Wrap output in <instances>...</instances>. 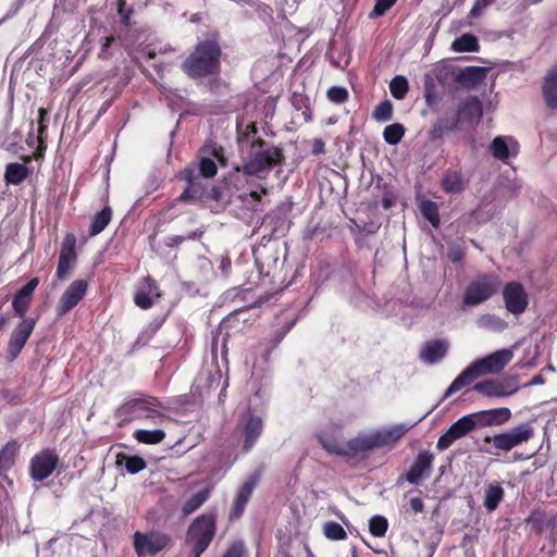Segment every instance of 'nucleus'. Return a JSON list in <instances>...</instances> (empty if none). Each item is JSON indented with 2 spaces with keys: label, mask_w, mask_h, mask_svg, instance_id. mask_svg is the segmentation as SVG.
I'll list each match as a JSON object with an SVG mask.
<instances>
[{
  "label": "nucleus",
  "mask_w": 557,
  "mask_h": 557,
  "mask_svg": "<svg viewBox=\"0 0 557 557\" xmlns=\"http://www.w3.org/2000/svg\"><path fill=\"white\" fill-rule=\"evenodd\" d=\"M222 48L218 34L200 40L182 62V71L193 79L218 74L221 69Z\"/></svg>",
  "instance_id": "f257e3e1"
},
{
  "label": "nucleus",
  "mask_w": 557,
  "mask_h": 557,
  "mask_svg": "<svg viewBox=\"0 0 557 557\" xmlns=\"http://www.w3.org/2000/svg\"><path fill=\"white\" fill-rule=\"evenodd\" d=\"M512 357L513 354L510 349H500L475 360L451 382L445 392V397H449L462 387L470 385L482 375L499 373L511 361Z\"/></svg>",
  "instance_id": "f03ea898"
},
{
  "label": "nucleus",
  "mask_w": 557,
  "mask_h": 557,
  "mask_svg": "<svg viewBox=\"0 0 557 557\" xmlns=\"http://www.w3.org/2000/svg\"><path fill=\"white\" fill-rule=\"evenodd\" d=\"M162 403L154 396L144 395L125 400L117 409L119 425L124 426L134 420H149L162 423L166 416L161 411Z\"/></svg>",
  "instance_id": "7ed1b4c3"
},
{
  "label": "nucleus",
  "mask_w": 557,
  "mask_h": 557,
  "mask_svg": "<svg viewBox=\"0 0 557 557\" xmlns=\"http://www.w3.org/2000/svg\"><path fill=\"white\" fill-rule=\"evenodd\" d=\"M264 139L255 138L250 145V152L242 166H236V171H242L246 175L260 176L263 172H269L284 161L283 149L280 147L265 148Z\"/></svg>",
  "instance_id": "20e7f679"
},
{
  "label": "nucleus",
  "mask_w": 557,
  "mask_h": 557,
  "mask_svg": "<svg viewBox=\"0 0 557 557\" xmlns=\"http://www.w3.org/2000/svg\"><path fill=\"white\" fill-rule=\"evenodd\" d=\"M406 433L401 425L377 430L370 434H360L346 443L347 457L367 453L375 448L395 445Z\"/></svg>",
  "instance_id": "39448f33"
},
{
  "label": "nucleus",
  "mask_w": 557,
  "mask_h": 557,
  "mask_svg": "<svg viewBox=\"0 0 557 557\" xmlns=\"http://www.w3.org/2000/svg\"><path fill=\"white\" fill-rule=\"evenodd\" d=\"M216 533L215 513H203L189 524L185 542L191 546L193 557H200L209 547Z\"/></svg>",
  "instance_id": "423d86ee"
},
{
  "label": "nucleus",
  "mask_w": 557,
  "mask_h": 557,
  "mask_svg": "<svg viewBox=\"0 0 557 557\" xmlns=\"http://www.w3.org/2000/svg\"><path fill=\"white\" fill-rule=\"evenodd\" d=\"M502 282L495 274H482L469 283L467 286L462 301L466 306L480 305L493 296L500 289Z\"/></svg>",
  "instance_id": "0eeeda50"
},
{
  "label": "nucleus",
  "mask_w": 557,
  "mask_h": 557,
  "mask_svg": "<svg viewBox=\"0 0 557 557\" xmlns=\"http://www.w3.org/2000/svg\"><path fill=\"white\" fill-rule=\"evenodd\" d=\"M533 435V428L528 423H523L507 432L493 436L486 435L483 441L485 443H492L493 446L499 450L509 451L520 444L528 442Z\"/></svg>",
  "instance_id": "6e6552de"
},
{
  "label": "nucleus",
  "mask_w": 557,
  "mask_h": 557,
  "mask_svg": "<svg viewBox=\"0 0 557 557\" xmlns=\"http://www.w3.org/2000/svg\"><path fill=\"white\" fill-rule=\"evenodd\" d=\"M196 165L188 164L180 171L177 177L186 183L182 194L177 197L181 202H195L206 197L207 189L196 173Z\"/></svg>",
  "instance_id": "1a4fd4ad"
},
{
  "label": "nucleus",
  "mask_w": 557,
  "mask_h": 557,
  "mask_svg": "<svg viewBox=\"0 0 557 557\" xmlns=\"http://www.w3.org/2000/svg\"><path fill=\"white\" fill-rule=\"evenodd\" d=\"M76 243L77 239L73 233L65 234L61 244L59 261L55 271V276L60 281L66 280L76 265Z\"/></svg>",
  "instance_id": "9d476101"
},
{
  "label": "nucleus",
  "mask_w": 557,
  "mask_h": 557,
  "mask_svg": "<svg viewBox=\"0 0 557 557\" xmlns=\"http://www.w3.org/2000/svg\"><path fill=\"white\" fill-rule=\"evenodd\" d=\"M503 299L506 310L513 314H522L529 305V296L523 285L518 281H511L505 284L503 288Z\"/></svg>",
  "instance_id": "9b49d317"
},
{
  "label": "nucleus",
  "mask_w": 557,
  "mask_h": 557,
  "mask_svg": "<svg viewBox=\"0 0 557 557\" xmlns=\"http://www.w3.org/2000/svg\"><path fill=\"white\" fill-rule=\"evenodd\" d=\"M59 457L53 449L45 448L36 454L29 465V474L35 481H44L57 469Z\"/></svg>",
  "instance_id": "f8f14e48"
},
{
  "label": "nucleus",
  "mask_w": 557,
  "mask_h": 557,
  "mask_svg": "<svg viewBox=\"0 0 557 557\" xmlns=\"http://www.w3.org/2000/svg\"><path fill=\"white\" fill-rule=\"evenodd\" d=\"M36 322L34 318H24L22 322L14 327L7 347V358L9 361L15 360L21 354L35 329Z\"/></svg>",
  "instance_id": "ddd939ff"
},
{
  "label": "nucleus",
  "mask_w": 557,
  "mask_h": 557,
  "mask_svg": "<svg viewBox=\"0 0 557 557\" xmlns=\"http://www.w3.org/2000/svg\"><path fill=\"white\" fill-rule=\"evenodd\" d=\"M170 542V537L163 533H143L135 532L134 548L138 557L154 555L164 549Z\"/></svg>",
  "instance_id": "4468645a"
},
{
  "label": "nucleus",
  "mask_w": 557,
  "mask_h": 557,
  "mask_svg": "<svg viewBox=\"0 0 557 557\" xmlns=\"http://www.w3.org/2000/svg\"><path fill=\"white\" fill-rule=\"evenodd\" d=\"M88 282L79 278L73 281L59 299L55 311L59 317L66 314L75 308L86 295Z\"/></svg>",
  "instance_id": "2eb2a0df"
},
{
  "label": "nucleus",
  "mask_w": 557,
  "mask_h": 557,
  "mask_svg": "<svg viewBox=\"0 0 557 557\" xmlns=\"http://www.w3.org/2000/svg\"><path fill=\"white\" fill-rule=\"evenodd\" d=\"M474 429L475 422L473 416L466 414L461 417L454 422L443 435L440 436L436 448L441 451L447 449L456 440L463 437Z\"/></svg>",
  "instance_id": "dca6fc26"
},
{
  "label": "nucleus",
  "mask_w": 557,
  "mask_h": 557,
  "mask_svg": "<svg viewBox=\"0 0 557 557\" xmlns=\"http://www.w3.org/2000/svg\"><path fill=\"white\" fill-rule=\"evenodd\" d=\"M483 115L482 102L476 96H470L458 106L454 116L459 127L476 125Z\"/></svg>",
  "instance_id": "f3484780"
},
{
  "label": "nucleus",
  "mask_w": 557,
  "mask_h": 557,
  "mask_svg": "<svg viewBox=\"0 0 557 557\" xmlns=\"http://www.w3.org/2000/svg\"><path fill=\"white\" fill-rule=\"evenodd\" d=\"M260 473L255 472L251 475H249L245 482L239 487L236 497L233 500L231 510H230V519L236 520L239 519L245 508L252 495L253 490L257 487L259 481H260Z\"/></svg>",
  "instance_id": "a211bd4d"
},
{
  "label": "nucleus",
  "mask_w": 557,
  "mask_h": 557,
  "mask_svg": "<svg viewBox=\"0 0 557 557\" xmlns=\"http://www.w3.org/2000/svg\"><path fill=\"white\" fill-rule=\"evenodd\" d=\"M161 297L160 288L151 276L144 277L134 295V302L140 309L147 310L153 306L154 300Z\"/></svg>",
  "instance_id": "6ab92c4d"
},
{
  "label": "nucleus",
  "mask_w": 557,
  "mask_h": 557,
  "mask_svg": "<svg viewBox=\"0 0 557 557\" xmlns=\"http://www.w3.org/2000/svg\"><path fill=\"white\" fill-rule=\"evenodd\" d=\"M467 184L468 181L458 165L446 169L441 178V188L450 195L461 194L466 189Z\"/></svg>",
  "instance_id": "aec40b11"
},
{
  "label": "nucleus",
  "mask_w": 557,
  "mask_h": 557,
  "mask_svg": "<svg viewBox=\"0 0 557 557\" xmlns=\"http://www.w3.org/2000/svg\"><path fill=\"white\" fill-rule=\"evenodd\" d=\"M434 456L429 450H423L418 454L410 469L406 473V480L410 484H418L422 478L430 474Z\"/></svg>",
  "instance_id": "412c9836"
},
{
  "label": "nucleus",
  "mask_w": 557,
  "mask_h": 557,
  "mask_svg": "<svg viewBox=\"0 0 557 557\" xmlns=\"http://www.w3.org/2000/svg\"><path fill=\"white\" fill-rule=\"evenodd\" d=\"M470 416L474 418L475 428H482L507 422L511 417V412L508 408H495L470 413Z\"/></svg>",
  "instance_id": "4be33fe9"
},
{
  "label": "nucleus",
  "mask_w": 557,
  "mask_h": 557,
  "mask_svg": "<svg viewBox=\"0 0 557 557\" xmlns=\"http://www.w3.org/2000/svg\"><path fill=\"white\" fill-rule=\"evenodd\" d=\"M473 389L485 397H505L517 391L516 387H510L509 383L494 379L476 383Z\"/></svg>",
  "instance_id": "5701e85b"
},
{
  "label": "nucleus",
  "mask_w": 557,
  "mask_h": 557,
  "mask_svg": "<svg viewBox=\"0 0 557 557\" xmlns=\"http://www.w3.org/2000/svg\"><path fill=\"white\" fill-rule=\"evenodd\" d=\"M263 431V421L258 416H249L243 428L244 442L242 453H249Z\"/></svg>",
  "instance_id": "b1692460"
},
{
  "label": "nucleus",
  "mask_w": 557,
  "mask_h": 557,
  "mask_svg": "<svg viewBox=\"0 0 557 557\" xmlns=\"http://www.w3.org/2000/svg\"><path fill=\"white\" fill-rule=\"evenodd\" d=\"M255 262L261 274L267 276L274 275L278 265L276 251L270 247L263 246L253 250Z\"/></svg>",
  "instance_id": "393cba45"
},
{
  "label": "nucleus",
  "mask_w": 557,
  "mask_h": 557,
  "mask_svg": "<svg viewBox=\"0 0 557 557\" xmlns=\"http://www.w3.org/2000/svg\"><path fill=\"white\" fill-rule=\"evenodd\" d=\"M448 350V344L444 339H435L428 342L420 352V358L430 364L438 362L443 359Z\"/></svg>",
  "instance_id": "a878e982"
},
{
  "label": "nucleus",
  "mask_w": 557,
  "mask_h": 557,
  "mask_svg": "<svg viewBox=\"0 0 557 557\" xmlns=\"http://www.w3.org/2000/svg\"><path fill=\"white\" fill-rule=\"evenodd\" d=\"M543 96L547 107L557 108V65L552 67L545 76Z\"/></svg>",
  "instance_id": "bb28decb"
},
{
  "label": "nucleus",
  "mask_w": 557,
  "mask_h": 557,
  "mask_svg": "<svg viewBox=\"0 0 557 557\" xmlns=\"http://www.w3.org/2000/svg\"><path fill=\"white\" fill-rule=\"evenodd\" d=\"M485 77V71L480 66H467L459 71L456 81L466 87H474Z\"/></svg>",
  "instance_id": "cd10ccee"
},
{
  "label": "nucleus",
  "mask_w": 557,
  "mask_h": 557,
  "mask_svg": "<svg viewBox=\"0 0 557 557\" xmlns=\"http://www.w3.org/2000/svg\"><path fill=\"white\" fill-rule=\"evenodd\" d=\"M113 216V210L110 206H104L99 212H97L89 226V235L97 236L109 225Z\"/></svg>",
  "instance_id": "c85d7f7f"
},
{
  "label": "nucleus",
  "mask_w": 557,
  "mask_h": 557,
  "mask_svg": "<svg viewBox=\"0 0 557 557\" xmlns=\"http://www.w3.org/2000/svg\"><path fill=\"white\" fill-rule=\"evenodd\" d=\"M28 175L29 170L25 164L11 162L5 166L4 181L10 185H20Z\"/></svg>",
  "instance_id": "c756f323"
},
{
  "label": "nucleus",
  "mask_w": 557,
  "mask_h": 557,
  "mask_svg": "<svg viewBox=\"0 0 557 557\" xmlns=\"http://www.w3.org/2000/svg\"><path fill=\"white\" fill-rule=\"evenodd\" d=\"M505 496V491L499 483L490 484L484 490V507L488 512L497 509Z\"/></svg>",
  "instance_id": "7c9ffc66"
},
{
  "label": "nucleus",
  "mask_w": 557,
  "mask_h": 557,
  "mask_svg": "<svg viewBox=\"0 0 557 557\" xmlns=\"http://www.w3.org/2000/svg\"><path fill=\"white\" fill-rule=\"evenodd\" d=\"M237 320L236 314H230L226 318H224L216 331V335L213 337L212 341V354H214L218 349V337L219 335H223V343H222V356L224 357L227 354V347L226 342L231 337L230 327L232 324Z\"/></svg>",
  "instance_id": "2f4dec72"
},
{
  "label": "nucleus",
  "mask_w": 557,
  "mask_h": 557,
  "mask_svg": "<svg viewBox=\"0 0 557 557\" xmlns=\"http://www.w3.org/2000/svg\"><path fill=\"white\" fill-rule=\"evenodd\" d=\"M458 128L459 126L454 117L451 120L441 117L437 119L432 125L429 137L432 141L440 140L444 137L445 134L454 132Z\"/></svg>",
  "instance_id": "473e14b6"
},
{
  "label": "nucleus",
  "mask_w": 557,
  "mask_h": 557,
  "mask_svg": "<svg viewBox=\"0 0 557 557\" xmlns=\"http://www.w3.org/2000/svg\"><path fill=\"white\" fill-rule=\"evenodd\" d=\"M17 450L18 444L15 440H10L0 449V474L14 466Z\"/></svg>",
  "instance_id": "72a5a7b5"
},
{
  "label": "nucleus",
  "mask_w": 557,
  "mask_h": 557,
  "mask_svg": "<svg viewBox=\"0 0 557 557\" xmlns=\"http://www.w3.org/2000/svg\"><path fill=\"white\" fill-rule=\"evenodd\" d=\"M122 463H124L126 471L131 474H136L147 468L146 460L137 455L117 454L116 465L121 466Z\"/></svg>",
  "instance_id": "f704fd0d"
},
{
  "label": "nucleus",
  "mask_w": 557,
  "mask_h": 557,
  "mask_svg": "<svg viewBox=\"0 0 557 557\" xmlns=\"http://www.w3.org/2000/svg\"><path fill=\"white\" fill-rule=\"evenodd\" d=\"M296 321L297 320L294 318L290 320H286L282 323L278 322L276 324V329L268 339V350H273L280 345V343L284 339L287 333H289L290 330L295 326Z\"/></svg>",
  "instance_id": "c9c22d12"
},
{
  "label": "nucleus",
  "mask_w": 557,
  "mask_h": 557,
  "mask_svg": "<svg viewBox=\"0 0 557 557\" xmlns=\"http://www.w3.org/2000/svg\"><path fill=\"white\" fill-rule=\"evenodd\" d=\"M451 49L457 52H478L480 50V45L474 35L462 34L453 41Z\"/></svg>",
  "instance_id": "e433bc0d"
},
{
  "label": "nucleus",
  "mask_w": 557,
  "mask_h": 557,
  "mask_svg": "<svg viewBox=\"0 0 557 557\" xmlns=\"http://www.w3.org/2000/svg\"><path fill=\"white\" fill-rule=\"evenodd\" d=\"M133 437L141 444L154 445L161 443L165 438V432L160 429L156 430H136Z\"/></svg>",
  "instance_id": "4c0bfd02"
},
{
  "label": "nucleus",
  "mask_w": 557,
  "mask_h": 557,
  "mask_svg": "<svg viewBox=\"0 0 557 557\" xmlns=\"http://www.w3.org/2000/svg\"><path fill=\"white\" fill-rule=\"evenodd\" d=\"M318 441L329 454L347 457L346 444H342L336 437L322 434L318 436Z\"/></svg>",
  "instance_id": "58836bf2"
},
{
  "label": "nucleus",
  "mask_w": 557,
  "mask_h": 557,
  "mask_svg": "<svg viewBox=\"0 0 557 557\" xmlns=\"http://www.w3.org/2000/svg\"><path fill=\"white\" fill-rule=\"evenodd\" d=\"M209 497V491L202 490L194 494L189 499H187L183 507L182 512L184 516H189L194 511H196L198 508L202 506V504L208 499Z\"/></svg>",
  "instance_id": "ea45409f"
},
{
  "label": "nucleus",
  "mask_w": 557,
  "mask_h": 557,
  "mask_svg": "<svg viewBox=\"0 0 557 557\" xmlns=\"http://www.w3.org/2000/svg\"><path fill=\"white\" fill-rule=\"evenodd\" d=\"M406 128L400 123L387 125L383 131V138L388 145H397L401 141Z\"/></svg>",
  "instance_id": "a19ab883"
},
{
  "label": "nucleus",
  "mask_w": 557,
  "mask_h": 557,
  "mask_svg": "<svg viewBox=\"0 0 557 557\" xmlns=\"http://www.w3.org/2000/svg\"><path fill=\"white\" fill-rule=\"evenodd\" d=\"M490 152L495 159L503 162H507L510 154L508 145L502 136H497L492 140L490 145Z\"/></svg>",
  "instance_id": "79ce46f5"
},
{
  "label": "nucleus",
  "mask_w": 557,
  "mask_h": 557,
  "mask_svg": "<svg viewBox=\"0 0 557 557\" xmlns=\"http://www.w3.org/2000/svg\"><path fill=\"white\" fill-rule=\"evenodd\" d=\"M422 215L434 226L438 227L441 219L438 213V207L436 202L432 200H424L420 206Z\"/></svg>",
  "instance_id": "37998d69"
},
{
  "label": "nucleus",
  "mask_w": 557,
  "mask_h": 557,
  "mask_svg": "<svg viewBox=\"0 0 557 557\" xmlns=\"http://www.w3.org/2000/svg\"><path fill=\"white\" fill-rule=\"evenodd\" d=\"M389 90L394 98L404 99L409 90L407 78L400 75L395 76L389 83Z\"/></svg>",
  "instance_id": "c03bdc74"
},
{
  "label": "nucleus",
  "mask_w": 557,
  "mask_h": 557,
  "mask_svg": "<svg viewBox=\"0 0 557 557\" xmlns=\"http://www.w3.org/2000/svg\"><path fill=\"white\" fill-rule=\"evenodd\" d=\"M199 176L203 178H212L218 173V166L215 161L209 156H202L199 158L198 163Z\"/></svg>",
  "instance_id": "a18cd8bd"
},
{
  "label": "nucleus",
  "mask_w": 557,
  "mask_h": 557,
  "mask_svg": "<svg viewBox=\"0 0 557 557\" xmlns=\"http://www.w3.org/2000/svg\"><path fill=\"white\" fill-rule=\"evenodd\" d=\"M388 529V521L384 516H373L369 521L370 533L375 537L385 536Z\"/></svg>",
  "instance_id": "49530a36"
},
{
  "label": "nucleus",
  "mask_w": 557,
  "mask_h": 557,
  "mask_svg": "<svg viewBox=\"0 0 557 557\" xmlns=\"http://www.w3.org/2000/svg\"><path fill=\"white\" fill-rule=\"evenodd\" d=\"M290 103L297 111L304 110L306 121H311V109L309 98L301 92H293Z\"/></svg>",
  "instance_id": "de8ad7c7"
},
{
  "label": "nucleus",
  "mask_w": 557,
  "mask_h": 557,
  "mask_svg": "<svg viewBox=\"0 0 557 557\" xmlns=\"http://www.w3.org/2000/svg\"><path fill=\"white\" fill-rule=\"evenodd\" d=\"M372 116L380 122L389 121L393 117V103L386 99L381 101L374 109Z\"/></svg>",
  "instance_id": "09e8293b"
},
{
  "label": "nucleus",
  "mask_w": 557,
  "mask_h": 557,
  "mask_svg": "<svg viewBox=\"0 0 557 557\" xmlns=\"http://www.w3.org/2000/svg\"><path fill=\"white\" fill-rule=\"evenodd\" d=\"M324 534L327 539L334 541H341L347 537L345 529L335 521H331L324 524Z\"/></svg>",
  "instance_id": "8fccbe9b"
},
{
  "label": "nucleus",
  "mask_w": 557,
  "mask_h": 557,
  "mask_svg": "<svg viewBox=\"0 0 557 557\" xmlns=\"http://www.w3.org/2000/svg\"><path fill=\"white\" fill-rule=\"evenodd\" d=\"M32 300L33 299L16 293L12 300V307L14 309L15 314L22 319L26 318L25 314L32 304Z\"/></svg>",
  "instance_id": "3c124183"
},
{
  "label": "nucleus",
  "mask_w": 557,
  "mask_h": 557,
  "mask_svg": "<svg viewBox=\"0 0 557 557\" xmlns=\"http://www.w3.org/2000/svg\"><path fill=\"white\" fill-rule=\"evenodd\" d=\"M326 97L331 102L342 104L348 100L349 94L343 86H332L327 89Z\"/></svg>",
  "instance_id": "603ef678"
},
{
  "label": "nucleus",
  "mask_w": 557,
  "mask_h": 557,
  "mask_svg": "<svg viewBox=\"0 0 557 557\" xmlns=\"http://www.w3.org/2000/svg\"><path fill=\"white\" fill-rule=\"evenodd\" d=\"M117 13L121 17L122 25H124L125 27H131L133 25L131 17L134 13V9L132 7H127L125 0H119Z\"/></svg>",
  "instance_id": "864d4df0"
},
{
  "label": "nucleus",
  "mask_w": 557,
  "mask_h": 557,
  "mask_svg": "<svg viewBox=\"0 0 557 557\" xmlns=\"http://www.w3.org/2000/svg\"><path fill=\"white\" fill-rule=\"evenodd\" d=\"M201 152L208 154L209 157L215 158L221 165H226V158L224 156V149L222 146H218L215 144L206 145L201 148Z\"/></svg>",
  "instance_id": "5fc2aeb1"
},
{
  "label": "nucleus",
  "mask_w": 557,
  "mask_h": 557,
  "mask_svg": "<svg viewBox=\"0 0 557 557\" xmlns=\"http://www.w3.org/2000/svg\"><path fill=\"white\" fill-rule=\"evenodd\" d=\"M397 0H375L374 7L370 13L371 17L383 16L395 3Z\"/></svg>",
  "instance_id": "6e6d98bb"
},
{
  "label": "nucleus",
  "mask_w": 557,
  "mask_h": 557,
  "mask_svg": "<svg viewBox=\"0 0 557 557\" xmlns=\"http://www.w3.org/2000/svg\"><path fill=\"white\" fill-rule=\"evenodd\" d=\"M227 188L226 184L214 185L210 190H207L206 197L209 200H214L216 202L223 201L226 198L225 189Z\"/></svg>",
  "instance_id": "4d7b16f0"
},
{
  "label": "nucleus",
  "mask_w": 557,
  "mask_h": 557,
  "mask_svg": "<svg viewBox=\"0 0 557 557\" xmlns=\"http://www.w3.org/2000/svg\"><path fill=\"white\" fill-rule=\"evenodd\" d=\"M116 44V38L114 35L107 36L101 44V48L99 51V58L103 60H108L112 57V52L110 51L111 47Z\"/></svg>",
  "instance_id": "13d9d810"
},
{
  "label": "nucleus",
  "mask_w": 557,
  "mask_h": 557,
  "mask_svg": "<svg viewBox=\"0 0 557 557\" xmlns=\"http://www.w3.org/2000/svg\"><path fill=\"white\" fill-rule=\"evenodd\" d=\"M38 137L37 138H47V128H48V111L45 108H39L38 110Z\"/></svg>",
  "instance_id": "bf43d9fd"
},
{
  "label": "nucleus",
  "mask_w": 557,
  "mask_h": 557,
  "mask_svg": "<svg viewBox=\"0 0 557 557\" xmlns=\"http://www.w3.org/2000/svg\"><path fill=\"white\" fill-rule=\"evenodd\" d=\"M495 0H475L470 12L469 17L476 18L482 15L483 11L491 5Z\"/></svg>",
  "instance_id": "052dcab7"
},
{
  "label": "nucleus",
  "mask_w": 557,
  "mask_h": 557,
  "mask_svg": "<svg viewBox=\"0 0 557 557\" xmlns=\"http://www.w3.org/2000/svg\"><path fill=\"white\" fill-rule=\"evenodd\" d=\"M39 284L38 277L30 278L23 287H21L16 293L33 299V294Z\"/></svg>",
  "instance_id": "680f3d73"
},
{
  "label": "nucleus",
  "mask_w": 557,
  "mask_h": 557,
  "mask_svg": "<svg viewBox=\"0 0 557 557\" xmlns=\"http://www.w3.org/2000/svg\"><path fill=\"white\" fill-rule=\"evenodd\" d=\"M244 544L242 542H234L224 553L223 557H244Z\"/></svg>",
  "instance_id": "e2e57ef3"
},
{
  "label": "nucleus",
  "mask_w": 557,
  "mask_h": 557,
  "mask_svg": "<svg viewBox=\"0 0 557 557\" xmlns=\"http://www.w3.org/2000/svg\"><path fill=\"white\" fill-rule=\"evenodd\" d=\"M487 320L488 324L496 331H504L508 327V323L499 317L488 314Z\"/></svg>",
  "instance_id": "0e129e2a"
},
{
  "label": "nucleus",
  "mask_w": 557,
  "mask_h": 557,
  "mask_svg": "<svg viewBox=\"0 0 557 557\" xmlns=\"http://www.w3.org/2000/svg\"><path fill=\"white\" fill-rule=\"evenodd\" d=\"M313 156H320L325 152V143L322 138H315L312 143V150Z\"/></svg>",
  "instance_id": "69168bd1"
},
{
  "label": "nucleus",
  "mask_w": 557,
  "mask_h": 557,
  "mask_svg": "<svg viewBox=\"0 0 557 557\" xmlns=\"http://www.w3.org/2000/svg\"><path fill=\"white\" fill-rule=\"evenodd\" d=\"M410 507L414 513H421L424 510V503L420 497H413L409 500Z\"/></svg>",
  "instance_id": "338daca9"
},
{
  "label": "nucleus",
  "mask_w": 557,
  "mask_h": 557,
  "mask_svg": "<svg viewBox=\"0 0 557 557\" xmlns=\"http://www.w3.org/2000/svg\"><path fill=\"white\" fill-rule=\"evenodd\" d=\"M38 139V146L36 151L34 152V158L36 160L44 158L45 151L47 149L46 139L47 138H37Z\"/></svg>",
  "instance_id": "774afa93"
}]
</instances>
